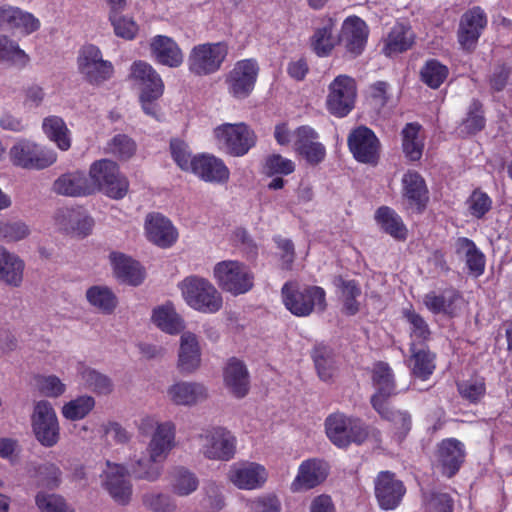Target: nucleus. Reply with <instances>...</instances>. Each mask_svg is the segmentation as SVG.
Wrapping results in <instances>:
<instances>
[{"label":"nucleus","instance_id":"obj_8","mask_svg":"<svg viewBox=\"0 0 512 512\" xmlns=\"http://www.w3.org/2000/svg\"><path fill=\"white\" fill-rule=\"evenodd\" d=\"M77 69L82 78L93 86H100L114 74L111 61L103 58L102 51L93 44H86L78 52Z\"/></svg>","mask_w":512,"mask_h":512},{"label":"nucleus","instance_id":"obj_45","mask_svg":"<svg viewBox=\"0 0 512 512\" xmlns=\"http://www.w3.org/2000/svg\"><path fill=\"white\" fill-rule=\"evenodd\" d=\"M30 61L28 54L8 35H0V64L6 67L24 68Z\"/></svg>","mask_w":512,"mask_h":512},{"label":"nucleus","instance_id":"obj_37","mask_svg":"<svg viewBox=\"0 0 512 512\" xmlns=\"http://www.w3.org/2000/svg\"><path fill=\"white\" fill-rule=\"evenodd\" d=\"M130 78L141 92H164V83L160 75L147 62L135 61L130 68Z\"/></svg>","mask_w":512,"mask_h":512},{"label":"nucleus","instance_id":"obj_38","mask_svg":"<svg viewBox=\"0 0 512 512\" xmlns=\"http://www.w3.org/2000/svg\"><path fill=\"white\" fill-rule=\"evenodd\" d=\"M373 408L383 419L391 422L394 430V436L398 442H401L411 429V415L405 410H397L390 407L389 402H380L378 398L374 399Z\"/></svg>","mask_w":512,"mask_h":512},{"label":"nucleus","instance_id":"obj_22","mask_svg":"<svg viewBox=\"0 0 512 512\" xmlns=\"http://www.w3.org/2000/svg\"><path fill=\"white\" fill-rule=\"evenodd\" d=\"M327 476L328 465L326 462L319 459L303 461L290 485V490L297 493L312 489L321 484Z\"/></svg>","mask_w":512,"mask_h":512},{"label":"nucleus","instance_id":"obj_34","mask_svg":"<svg viewBox=\"0 0 512 512\" xmlns=\"http://www.w3.org/2000/svg\"><path fill=\"white\" fill-rule=\"evenodd\" d=\"M25 262L14 252L0 245V282L18 288L24 280Z\"/></svg>","mask_w":512,"mask_h":512},{"label":"nucleus","instance_id":"obj_26","mask_svg":"<svg viewBox=\"0 0 512 512\" xmlns=\"http://www.w3.org/2000/svg\"><path fill=\"white\" fill-rule=\"evenodd\" d=\"M369 29L366 23L357 16H350L344 20L339 41L352 56L360 55L367 43Z\"/></svg>","mask_w":512,"mask_h":512},{"label":"nucleus","instance_id":"obj_51","mask_svg":"<svg viewBox=\"0 0 512 512\" xmlns=\"http://www.w3.org/2000/svg\"><path fill=\"white\" fill-rule=\"evenodd\" d=\"M86 299L89 304L102 313L110 314L117 306V297L106 286H92L86 291Z\"/></svg>","mask_w":512,"mask_h":512},{"label":"nucleus","instance_id":"obj_3","mask_svg":"<svg viewBox=\"0 0 512 512\" xmlns=\"http://www.w3.org/2000/svg\"><path fill=\"white\" fill-rule=\"evenodd\" d=\"M199 453L209 461L228 462L237 452V438L223 426H208L197 436Z\"/></svg>","mask_w":512,"mask_h":512},{"label":"nucleus","instance_id":"obj_10","mask_svg":"<svg viewBox=\"0 0 512 512\" xmlns=\"http://www.w3.org/2000/svg\"><path fill=\"white\" fill-rule=\"evenodd\" d=\"M228 54L224 42L203 43L194 46L188 56V68L197 76L217 72Z\"/></svg>","mask_w":512,"mask_h":512},{"label":"nucleus","instance_id":"obj_12","mask_svg":"<svg viewBox=\"0 0 512 512\" xmlns=\"http://www.w3.org/2000/svg\"><path fill=\"white\" fill-rule=\"evenodd\" d=\"M328 91L327 110L339 118L349 114L354 107L356 98L354 79L347 75H339L330 83Z\"/></svg>","mask_w":512,"mask_h":512},{"label":"nucleus","instance_id":"obj_5","mask_svg":"<svg viewBox=\"0 0 512 512\" xmlns=\"http://www.w3.org/2000/svg\"><path fill=\"white\" fill-rule=\"evenodd\" d=\"M89 184L92 194L102 191L113 199H122L128 192V180L119 173L115 162L101 159L92 163L89 169Z\"/></svg>","mask_w":512,"mask_h":512},{"label":"nucleus","instance_id":"obj_52","mask_svg":"<svg viewBox=\"0 0 512 512\" xmlns=\"http://www.w3.org/2000/svg\"><path fill=\"white\" fill-rule=\"evenodd\" d=\"M412 373L423 380L427 379L435 369L434 355L424 348L410 344Z\"/></svg>","mask_w":512,"mask_h":512},{"label":"nucleus","instance_id":"obj_63","mask_svg":"<svg viewBox=\"0 0 512 512\" xmlns=\"http://www.w3.org/2000/svg\"><path fill=\"white\" fill-rule=\"evenodd\" d=\"M145 507L154 512H175L176 501L168 494L162 492L145 493L142 497Z\"/></svg>","mask_w":512,"mask_h":512},{"label":"nucleus","instance_id":"obj_16","mask_svg":"<svg viewBox=\"0 0 512 512\" xmlns=\"http://www.w3.org/2000/svg\"><path fill=\"white\" fill-rule=\"evenodd\" d=\"M41 22L32 13L10 4L0 5V29L30 35L40 29Z\"/></svg>","mask_w":512,"mask_h":512},{"label":"nucleus","instance_id":"obj_41","mask_svg":"<svg viewBox=\"0 0 512 512\" xmlns=\"http://www.w3.org/2000/svg\"><path fill=\"white\" fill-rule=\"evenodd\" d=\"M413 44L411 30L400 23L395 24L383 40L382 52L388 57H393L408 50Z\"/></svg>","mask_w":512,"mask_h":512},{"label":"nucleus","instance_id":"obj_20","mask_svg":"<svg viewBox=\"0 0 512 512\" xmlns=\"http://www.w3.org/2000/svg\"><path fill=\"white\" fill-rule=\"evenodd\" d=\"M190 173L211 184H225L230 178V170L224 161L212 154L196 155Z\"/></svg>","mask_w":512,"mask_h":512},{"label":"nucleus","instance_id":"obj_13","mask_svg":"<svg viewBox=\"0 0 512 512\" xmlns=\"http://www.w3.org/2000/svg\"><path fill=\"white\" fill-rule=\"evenodd\" d=\"M258 74L259 65L255 59L237 61L226 78L228 92L237 99L248 97L255 87Z\"/></svg>","mask_w":512,"mask_h":512},{"label":"nucleus","instance_id":"obj_27","mask_svg":"<svg viewBox=\"0 0 512 512\" xmlns=\"http://www.w3.org/2000/svg\"><path fill=\"white\" fill-rule=\"evenodd\" d=\"M109 261L118 281L131 286L140 285L145 279V270L139 262L121 252H111Z\"/></svg>","mask_w":512,"mask_h":512},{"label":"nucleus","instance_id":"obj_24","mask_svg":"<svg viewBox=\"0 0 512 512\" xmlns=\"http://www.w3.org/2000/svg\"><path fill=\"white\" fill-rule=\"evenodd\" d=\"M53 219L60 230L79 236H87L94 226V220L81 209L59 208Z\"/></svg>","mask_w":512,"mask_h":512},{"label":"nucleus","instance_id":"obj_1","mask_svg":"<svg viewBox=\"0 0 512 512\" xmlns=\"http://www.w3.org/2000/svg\"><path fill=\"white\" fill-rule=\"evenodd\" d=\"M285 308L297 317H306L313 312L326 309V293L319 286L301 285L295 281L286 282L281 289Z\"/></svg>","mask_w":512,"mask_h":512},{"label":"nucleus","instance_id":"obj_42","mask_svg":"<svg viewBox=\"0 0 512 512\" xmlns=\"http://www.w3.org/2000/svg\"><path fill=\"white\" fill-rule=\"evenodd\" d=\"M373 383L377 392L372 396L371 403L374 407V399L382 403L388 402V398L396 394V386L392 369L388 364L379 362L375 364L373 369Z\"/></svg>","mask_w":512,"mask_h":512},{"label":"nucleus","instance_id":"obj_21","mask_svg":"<svg viewBox=\"0 0 512 512\" xmlns=\"http://www.w3.org/2000/svg\"><path fill=\"white\" fill-rule=\"evenodd\" d=\"M202 363V350L198 337L190 332H183L179 340L176 367L183 375L195 373Z\"/></svg>","mask_w":512,"mask_h":512},{"label":"nucleus","instance_id":"obj_15","mask_svg":"<svg viewBox=\"0 0 512 512\" xmlns=\"http://www.w3.org/2000/svg\"><path fill=\"white\" fill-rule=\"evenodd\" d=\"M227 478L238 489L255 490L264 486L268 472L259 463L242 461L230 466Z\"/></svg>","mask_w":512,"mask_h":512},{"label":"nucleus","instance_id":"obj_48","mask_svg":"<svg viewBox=\"0 0 512 512\" xmlns=\"http://www.w3.org/2000/svg\"><path fill=\"white\" fill-rule=\"evenodd\" d=\"M312 357L319 378L324 382L332 381L338 371L332 350L327 346H316L313 350Z\"/></svg>","mask_w":512,"mask_h":512},{"label":"nucleus","instance_id":"obj_29","mask_svg":"<svg viewBox=\"0 0 512 512\" xmlns=\"http://www.w3.org/2000/svg\"><path fill=\"white\" fill-rule=\"evenodd\" d=\"M163 464L160 458L152 453H134L129 457L128 465L131 474L140 480L148 482L158 481L163 474Z\"/></svg>","mask_w":512,"mask_h":512},{"label":"nucleus","instance_id":"obj_57","mask_svg":"<svg viewBox=\"0 0 512 512\" xmlns=\"http://www.w3.org/2000/svg\"><path fill=\"white\" fill-rule=\"evenodd\" d=\"M108 20L111 23L116 36L132 40L136 37L139 27L131 16H126L123 12L108 13Z\"/></svg>","mask_w":512,"mask_h":512},{"label":"nucleus","instance_id":"obj_32","mask_svg":"<svg viewBox=\"0 0 512 512\" xmlns=\"http://www.w3.org/2000/svg\"><path fill=\"white\" fill-rule=\"evenodd\" d=\"M423 303L434 314L455 316L465 305L463 297L454 289H447L441 293L430 292L424 296Z\"/></svg>","mask_w":512,"mask_h":512},{"label":"nucleus","instance_id":"obj_59","mask_svg":"<svg viewBox=\"0 0 512 512\" xmlns=\"http://www.w3.org/2000/svg\"><path fill=\"white\" fill-rule=\"evenodd\" d=\"M341 289L344 302V311L349 315H354L359 311V302L357 298L361 295V289L354 280L346 281L342 278L337 280L336 284Z\"/></svg>","mask_w":512,"mask_h":512},{"label":"nucleus","instance_id":"obj_54","mask_svg":"<svg viewBox=\"0 0 512 512\" xmlns=\"http://www.w3.org/2000/svg\"><path fill=\"white\" fill-rule=\"evenodd\" d=\"M31 229L27 223L21 220H0V241L7 244L17 243L27 239Z\"/></svg>","mask_w":512,"mask_h":512},{"label":"nucleus","instance_id":"obj_33","mask_svg":"<svg viewBox=\"0 0 512 512\" xmlns=\"http://www.w3.org/2000/svg\"><path fill=\"white\" fill-rule=\"evenodd\" d=\"M403 196L410 209L420 213L429 200L428 189L422 176L415 171H408L402 178Z\"/></svg>","mask_w":512,"mask_h":512},{"label":"nucleus","instance_id":"obj_40","mask_svg":"<svg viewBox=\"0 0 512 512\" xmlns=\"http://www.w3.org/2000/svg\"><path fill=\"white\" fill-rule=\"evenodd\" d=\"M200 481L195 472L184 466H176L169 473L171 492L178 497H187L199 487Z\"/></svg>","mask_w":512,"mask_h":512},{"label":"nucleus","instance_id":"obj_30","mask_svg":"<svg viewBox=\"0 0 512 512\" xmlns=\"http://www.w3.org/2000/svg\"><path fill=\"white\" fill-rule=\"evenodd\" d=\"M149 241L161 248L171 247L178 238V232L171 221L160 214H150L145 221Z\"/></svg>","mask_w":512,"mask_h":512},{"label":"nucleus","instance_id":"obj_60","mask_svg":"<svg viewBox=\"0 0 512 512\" xmlns=\"http://www.w3.org/2000/svg\"><path fill=\"white\" fill-rule=\"evenodd\" d=\"M105 150L118 159L127 160L135 154L136 143L127 135L118 134L107 143Z\"/></svg>","mask_w":512,"mask_h":512},{"label":"nucleus","instance_id":"obj_44","mask_svg":"<svg viewBox=\"0 0 512 512\" xmlns=\"http://www.w3.org/2000/svg\"><path fill=\"white\" fill-rule=\"evenodd\" d=\"M42 130L48 139L54 142L60 150L67 151L70 149L72 143L71 131L61 117L51 115L44 118Z\"/></svg>","mask_w":512,"mask_h":512},{"label":"nucleus","instance_id":"obj_49","mask_svg":"<svg viewBox=\"0 0 512 512\" xmlns=\"http://www.w3.org/2000/svg\"><path fill=\"white\" fill-rule=\"evenodd\" d=\"M420 125L407 124L402 130V148L405 156L411 161L421 158L424 148L423 137L420 135Z\"/></svg>","mask_w":512,"mask_h":512},{"label":"nucleus","instance_id":"obj_7","mask_svg":"<svg viewBox=\"0 0 512 512\" xmlns=\"http://www.w3.org/2000/svg\"><path fill=\"white\" fill-rule=\"evenodd\" d=\"M138 428L142 433L152 430L145 450L165 462L176 446V425L172 421L161 422L152 416H145Z\"/></svg>","mask_w":512,"mask_h":512},{"label":"nucleus","instance_id":"obj_31","mask_svg":"<svg viewBox=\"0 0 512 512\" xmlns=\"http://www.w3.org/2000/svg\"><path fill=\"white\" fill-rule=\"evenodd\" d=\"M149 47L152 57L162 65L177 68L183 63L182 50L171 37L156 35L151 38Z\"/></svg>","mask_w":512,"mask_h":512},{"label":"nucleus","instance_id":"obj_47","mask_svg":"<svg viewBox=\"0 0 512 512\" xmlns=\"http://www.w3.org/2000/svg\"><path fill=\"white\" fill-rule=\"evenodd\" d=\"M334 29L335 23L329 19L322 27L314 31L310 39V45L318 56L326 57L330 55L339 42V39L334 36Z\"/></svg>","mask_w":512,"mask_h":512},{"label":"nucleus","instance_id":"obj_9","mask_svg":"<svg viewBox=\"0 0 512 512\" xmlns=\"http://www.w3.org/2000/svg\"><path fill=\"white\" fill-rule=\"evenodd\" d=\"M9 158L13 165L23 169L42 170L57 161V153L51 148L22 138L10 148Z\"/></svg>","mask_w":512,"mask_h":512},{"label":"nucleus","instance_id":"obj_14","mask_svg":"<svg viewBox=\"0 0 512 512\" xmlns=\"http://www.w3.org/2000/svg\"><path fill=\"white\" fill-rule=\"evenodd\" d=\"M128 469L118 463L106 462L101 474L102 486L115 502L120 505L129 503L132 496V485L128 479Z\"/></svg>","mask_w":512,"mask_h":512},{"label":"nucleus","instance_id":"obj_36","mask_svg":"<svg viewBox=\"0 0 512 512\" xmlns=\"http://www.w3.org/2000/svg\"><path fill=\"white\" fill-rule=\"evenodd\" d=\"M52 191L58 195L79 197L92 194V186L81 171L60 175L52 184Z\"/></svg>","mask_w":512,"mask_h":512},{"label":"nucleus","instance_id":"obj_43","mask_svg":"<svg viewBox=\"0 0 512 512\" xmlns=\"http://www.w3.org/2000/svg\"><path fill=\"white\" fill-rule=\"evenodd\" d=\"M151 321L160 330L171 335L178 334L184 329L183 319L177 314L171 303L154 308Z\"/></svg>","mask_w":512,"mask_h":512},{"label":"nucleus","instance_id":"obj_11","mask_svg":"<svg viewBox=\"0 0 512 512\" xmlns=\"http://www.w3.org/2000/svg\"><path fill=\"white\" fill-rule=\"evenodd\" d=\"M32 428L36 439L45 447L55 446L60 439V427L56 412L47 400L35 403Z\"/></svg>","mask_w":512,"mask_h":512},{"label":"nucleus","instance_id":"obj_18","mask_svg":"<svg viewBox=\"0 0 512 512\" xmlns=\"http://www.w3.org/2000/svg\"><path fill=\"white\" fill-rule=\"evenodd\" d=\"M374 492L384 510L397 508L406 493L405 486L390 471H381L374 480Z\"/></svg>","mask_w":512,"mask_h":512},{"label":"nucleus","instance_id":"obj_23","mask_svg":"<svg viewBox=\"0 0 512 512\" xmlns=\"http://www.w3.org/2000/svg\"><path fill=\"white\" fill-rule=\"evenodd\" d=\"M317 139L318 133L310 126L295 130L294 150L311 165L321 163L326 156L325 146Z\"/></svg>","mask_w":512,"mask_h":512},{"label":"nucleus","instance_id":"obj_53","mask_svg":"<svg viewBox=\"0 0 512 512\" xmlns=\"http://www.w3.org/2000/svg\"><path fill=\"white\" fill-rule=\"evenodd\" d=\"M95 407V400L92 396L82 395L66 402L61 409L63 417L70 421H77L85 418Z\"/></svg>","mask_w":512,"mask_h":512},{"label":"nucleus","instance_id":"obj_6","mask_svg":"<svg viewBox=\"0 0 512 512\" xmlns=\"http://www.w3.org/2000/svg\"><path fill=\"white\" fill-rule=\"evenodd\" d=\"M218 147L226 153L240 157L256 144V135L245 123H224L213 129Z\"/></svg>","mask_w":512,"mask_h":512},{"label":"nucleus","instance_id":"obj_64","mask_svg":"<svg viewBox=\"0 0 512 512\" xmlns=\"http://www.w3.org/2000/svg\"><path fill=\"white\" fill-rule=\"evenodd\" d=\"M35 503L40 512H74L62 497L55 494L40 492L35 497Z\"/></svg>","mask_w":512,"mask_h":512},{"label":"nucleus","instance_id":"obj_4","mask_svg":"<svg viewBox=\"0 0 512 512\" xmlns=\"http://www.w3.org/2000/svg\"><path fill=\"white\" fill-rule=\"evenodd\" d=\"M213 277L219 288L232 296L248 293L254 287L252 269L239 260H222L213 267Z\"/></svg>","mask_w":512,"mask_h":512},{"label":"nucleus","instance_id":"obj_35","mask_svg":"<svg viewBox=\"0 0 512 512\" xmlns=\"http://www.w3.org/2000/svg\"><path fill=\"white\" fill-rule=\"evenodd\" d=\"M224 386L228 392L236 397L243 398L250 388L249 373L243 362L231 359L223 371Z\"/></svg>","mask_w":512,"mask_h":512},{"label":"nucleus","instance_id":"obj_19","mask_svg":"<svg viewBox=\"0 0 512 512\" xmlns=\"http://www.w3.org/2000/svg\"><path fill=\"white\" fill-rule=\"evenodd\" d=\"M168 400L176 406L193 407L209 397L207 387L196 381H177L167 388Z\"/></svg>","mask_w":512,"mask_h":512},{"label":"nucleus","instance_id":"obj_56","mask_svg":"<svg viewBox=\"0 0 512 512\" xmlns=\"http://www.w3.org/2000/svg\"><path fill=\"white\" fill-rule=\"evenodd\" d=\"M448 73V68L435 59L428 60L420 70L421 80L432 89L439 88Z\"/></svg>","mask_w":512,"mask_h":512},{"label":"nucleus","instance_id":"obj_25","mask_svg":"<svg viewBox=\"0 0 512 512\" xmlns=\"http://www.w3.org/2000/svg\"><path fill=\"white\" fill-rule=\"evenodd\" d=\"M487 24V17L480 7L465 12L460 20L458 41L467 50L472 49Z\"/></svg>","mask_w":512,"mask_h":512},{"label":"nucleus","instance_id":"obj_55","mask_svg":"<svg viewBox=\"0 0 512 512\" xmlns=\"http://www.w3.org/2000/svg\"><path fill=\"white\" fill-rule=\"evenodd\" d=\"M80 375L85 385L94 393L109 395L113 392L114 384L107 375L92 368H84Z\"/></svg>","mask_w":512,"mask_h":512},{"label":"nucleus","instance_id":"obj_17","mask_svg":"<svg viewBox=\"0 0 512 512\" xmlns=\"http://www.w3.org/2000/svg\"><path fill=\"white\" fill-rule=\"evenodd\" d=\"M348 146L357 161L366 164L377 163L380 143L369 128L361 126L353 130L348 137Z\"/></svg>","mask_w":512,"mask_h":512},{"label":"nucleus","instance_id":"obj_62","mask_svg":"<svg viewBox=\"0 0 512 512\" xmlns=\"http://www.w3.org/2000/svg\"><path fill=\"white\" fill-rule=\"evenodd\" d=\"M37 390L43 396L49 398H58L66 391V385L56 375H38L35 377Z\"/></svg>","mask_w":512,"mask_h":512},{"label":"nucleus","instance_id":"obj_46","mask_svg":"<svg viewBox=\"0 0 512 512\" xmlns=\"http://www.w3.org/2000/svg\"><path fill=\"white\" fill-rule=\"evenodd\" d=\"M375 221L382 231L395 239H405L407 229L401 217L391 208L382 206L375 212Z\"/></svg>","mask_w":512,"mask_h":512},{"label":"nucleus","instance_id":"obj_2","mask_svg":"<svg viewBox=\"0 0 512 512\" xmlns=\"http://www.w3.org/2000/svg\"><path fill=\"white\" fill-rule=\"evenodd\" d=\"M178 288L186 304L198 312L213 314L223 306L222 294L204 277L188 276L178 283Z\"/></svg>","mask_w":512,"mask_h":512},{"label":"nucleus","instance_id":"obj_61","mask_svg":"<svg viewBox=\"0 0 512 512\" xmlns=\"http://www.w3.org/2000/svg\"><path fill=\"white\" fill-rule=\"evenodd\" d=\"M404 317L410 325L411 343L422 344L430 337V329L426 321L413 310H405Z\"/></svg>","mask_w":512,"mask_h":512},{"label":"nucleus","instance_id":"obj_39","mask_svg":"<svg viewBox=\"0 0 512 512\" xmlns=\"http://www.w3.org/2000/svg\"><path fill=\"white\" fill-rule=\"evenodd\" d=\"M455 252L457 256L465 262L471 275L479 277L483 274L485 269V256L472 240L466 237L458 238L455 242Z\"/></svg>","mask_w":512,"mask_h":512},{"label":"nucleus","instance_id":"obj_28","mask_svg":"<svg viewBox=\"0 0 512 512\" xmlns=\"http://www.w3.org/2000/svg\"><path fill=\"white\" fill-rule=\"evenodd\" d=\"M465 459V447L455 438L442 440L437 449V463L442 473L452 477L457 473Z\"/></svg>","mask_w":512,"mask_h":512},{"label":"nucleus","instance_id":"obj_50","mask_svg":"<svg viewBox=\"0 0 512 512\" xmlns=\"http://www.w3.org/2000/svg\"><path fill=\"white\" fill-rule=\"evenodd\" d=\"M350 417L342 413H334L325 421L326 434L330 441L338 447L348 446V428Z\"/></svg>","mask_w":512,"mask_h":512},{"label":"nucleus","instance_id":"obj_58","mask_svg":"<svg viewBox=\"0 0 512 512\" xmlns=\"http://www.w3.org/2000/svg\"><path fill=\"white\" fill-rule=\"evenodd\" d=\"M170 154L175 164L184 172H191L196 155L192 154L189 145L178 138L170 141Z\"/></svg>","mask_w":512,"mask_h":512}]
</instances>
